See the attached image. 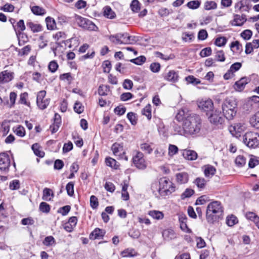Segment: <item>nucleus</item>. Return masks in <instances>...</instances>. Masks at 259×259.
<instances>
[{"label":"nucleus","mask_w":259,"mask_h":259,"mask_svg":"<svg viewBox=\"0 0 259 259\" xmlns=\"http://www.w3.org/2000/svg\"><path fill=\"white\" fill-rule=\"evenodd\" d=\"M110 92L108 85H100L98 88V94L100 96H106Z\"/></svg>","instance_id":"27"},{"label":"nucleus","mask_w":259,"mask_h":259,"mask_svg":"<svg viewBox=\"0 0 259 259\" xmlns=\"http://www.w3.org/2000/svg\"><path fill=\"white\" fill-rule=\"evenodd\" d=\"M105 233L104 230L97 228L90 234V238L92 240L102 238Z\"/></svg>","instance_id":"18"},{"label":"nucleus","mask_w":259,"mask_h":259,"mask_svg":"<svg viewBox=\"0 0 259 259\" xmlns=\"http://www.w3.org/2000/svg\"><path fill=\"white\" fill-rule=\"evenodd\" d=\"M186 137H195L198 135L202 127V120L199 115L190 114L183 122Z\"/></svg>","instance_id":"1"},{"label":"nucleus","mask_w":259,"mask_h":259,"mask_svg":"<svg viewBox=\"0 0 259 259\" xmlns=\"http://www.w3.org/2000/svg\"><path fill=\"white\" fill-rule=\"evenodd\" d=\"M32 12L35 15L42 16L46 14V10L39 6H35L31 7Z\"/></svg>","instance_id":"28"},{"label":"nucleus","mask_w":259,"mask_h":259,"mask_svg":"<svg viewBox=\"0 0 259 259\" xmlns=\"http://www.w3.org/2000/svg\"><path fill=\"white\" fill-rule=\"evenodd\" d=\"M259 163V157L251 155L249 162L248 166L250 168H253Z\"/></svg>","instance_id":"35"},{"label":"nucleus","mask_w":259,"mask_h":259,"mask_svg":"<svg viewBox=\"0 0 259 259\" xmlns=\"http://www.w3.org/2000/svg\"><path fill=\"white\" fill-rule=\"evenodd\" d=\"M13 78V73L8 70L0 72V84H4Z\"/></svg>","instance_id":"14"},{"label":"nucleus","mask_w":259,"mask_h":259,"mask_svg":"<svg viewBox=\"0 0 259 259\" xmlns=\"http://www.w3.org/2000/svg\"><path fill=\"white\" fill-rule=\"evenodd\" d=\"M187 217L185 214H180L179 215V220L180 223V227L181 229L185 231L186 228H187Z\"/></svg>","instance_id":"25"},{"label":"nucleus","mask_w":259,"mask_h":259,"mask_svg":"<svg viewBox=\"0 0 259 259\" xmlns=\"http://www.w3.org/2000/svg\"><path fill=\"white\" fill-rule=\"evenodd\" d=\"M207 182V181L205 179H195L193 183L195 184L199 189H202L205 187Z\"/></svg>","instance_id":"41"},{"label":"nucleus","mask_w":259,"mask_h":259,"mask_svg":"<svg viewBox=\"0 0 259 259\" xmlns=\"http://www.w3.org/2000/svg\"><path fill=\"white\" fill-rule=\"evenodd\" d=\"M140 148L142 151L147 152L148 154H150L153 150L150 144L146 143L141 144L140 145Z\"/></svg>","instance_id":"49"},{"label":"nucleus","mask_w":259,"mask_h":259,"mask_svg":"<svg viewBox=\"0 0 259 259\" xmlns=\"http://www.w3.org/2000/svg\"><path fill=\"white\" fill-rule=\"evenodd\" d=\"M58 67L59 66L58 63L56 61L54 60L51 61L48 65V68L49 70L53 73L56 71L58 68Z\"/></svg>","instance_id":"51"},{"label":"nucleus","mask_w":259,"mask_h":259,"mask_svg":"<svg viewBox=\"0 0 259 259\" xmlns=\"http://www.w3.org/2000/svg\"><path fill=\"white\" fill-rule=\"evenodd\" d=\"M132 160L134 164L139 169H144L147 166L146 162L144 158V154L140 151L136 152Z\"/></svg>","instance_id":"10"},{"label":"nucleus","mask_w":259,"mask_h":259,"mask_svg":"<svg viewBox=\"0 0 259 259\" xmlns=\"http://www.w3.org/2000/svg\"><path fill=\"white\" fill-rule=\"evenodd\" d=\"M197 105L200 109L206 112L212 111L213 108V103L209 99H202L198 100Z\"/></svg>","instance_id":"12"},{"label":"nucleus","mask_w":259,"mask_h":259,"mask_svg":"<svg viewBox=\"0 0 259 259\" xmlns=\"http://www.w3.org/2000/svg\"><path fill=\"white\" fill-rule=\"evenodd\" d=\"M235 164L239 167H242L246 163V159L242 155H238L235 159Z\"/></svg>","instance_id":"38"},{"label":"nucleus","mask_w":259,"mask_h":259,"mask_svg":"<svg viewBox=\"0 0 259 259\" xmlns=\"http://www.w3.org/2000/svg\"><path fill=\"white\" fill-rule=\"evenodd\" d=\"M178 152V148L174 145L170 144L168 147V155L170 156H172Z\"/></svg>","instance_id":"58"},{"label":"nucleus","mask_w":259,"mask_h":259,"mask_svg":"<svg viewBox=\"0 0 259 259\" xmlns=\"http://www.w3.org/2000/svg\"><path fill=\"white\" fill-rule=\"evenodd\" d=\"M172 12H173L172 10H171V9L169 10L165 8H162L160 9L158 11V14L161 17H166L169 14L172 13Z\"/></svg>","instance_id":"50"},{"label":"nucleus","mask_w":259,"mask_h":259,"mask_svg":"<svg viewBox=\"0 0 259 259\" xmlns=\"http://www.w3.org/2000/svg\"><path fill=\"white\" fill-rule=\"evenodd\" d=\"M109 39L111 41L116 45L132 44L134 41L133 37L130 36L127 33H120L111 35Z\"/></svg>","instance_id":"5"},{"label":"nucleus","mask_w":259,"mask_h":259,"mask_svg":"<svg viewBox=\"0 0 259 259\" xmlns=\"http://www.w3.org/2000/svg\"><path fill=\"white\" fill-rule=\"evenodd\" d=\"M105 162L107 166L113 167L115 169H117L119 165L118 162H117L114 159L111 157L106 158Z\"/></svg>","instance_id":"29"},{"label":"nucleus","mask_w":259,"mask_h":259,"mask_svg":"<svg viewBox=\"0 0 259 259\" xmlns=\"http://www.w3.org/2000/svg\"><path fill=\"white\" fill-rule=\"evenodd\" d=\"M237 223V218L235 216L231 215V216L227 217L226 223L228 226H233Z\"/></svg>","instance_id":"52"},{"label":"nucleus","mask_w":259,"mask_h":259,"mask_svg":"<svg viewBox=\"0 0 259 259\" xmlns=\"http://www.w3.org/2000/svg\"><path fill=\"white\" fill-rule=\"evenodd\" d=\"M200 2L198 0L192 1L188 2L187 6L191 9H196L200 7Z\"/></svg>","instance_id":"44"},{"label":"nucleus","mask_w":259,"mask_h":259,"mask_svg":"<svg viewBox=\"0 0 259 259\" xmlns=\"http://www.w3.org/2000/svg\"><path fill=\"white\" fill-rule=\"evenodd\" d=\"M223 209L221 203L218 201H214L210 203L206 212V218L209 223H213L218 221L222 215Z\"/></svg>","instance_id":"2"},{"label":"nucleus","mask_w":259,"mask_h":259,"mask_svg":"<svg viewBox=\"0 0 259 259\" xmlns=\"http://www.w3.org/2000/svg\"><path fill=\"white\" fill-rule=\"evenodd\" d=\"M227 42V39L225 37H219L215 39V45L218 47H222Z\"/></svg>","instance_id":"56"},{"label":"nucleus","mask_w":259,"mask_h":259,"mask_svg":"<svg viewBox=\"0 0 259 259\" xmlns=\"http://www.w3.org/2000/svg\"><path fill=\"white\" fill-rule=\"evenodd\" d=\"M208 118L210 123L215 127L219 128L223 127L225 120L219 110L212 111Z\"/></svg>","instance_id":"8"},{"label":"nucleus","mask_w":259,"mask_h":259,"mask_svg":"<svg viewBox=\"0 0 259 259\" xmlns=\"http://www.w3.org/2000/svg\"><path fill=\"white\" fill-rule=\"evenodd\" d=\"M121 254L123 257H133L137 255V253L133 248L125 249L121 252Z\"/></svg>","instance_id":"32"},{"label":"nucleus","mask_w":259,"mask_h":259,"mask_svg":"<svg viewBox=\"0 0 259 259\" xmlns=\"http://www.w3.org/2000/svg\"><path fill=\"white\" fill-rule=\"evenodd\" d=\"M175 191V187L171 181L166 179H160L159 193L162 196L167 195Z\"/></svg>","instance_id":"6"},{"label":"nucleus","mask_w":259,"mask_h":259,"mask_svg":"<svg viewBox=\"0 0 259 259\" xmlns=\"http://www.w3.org/2000/svg\"><path fill=\"white\" fill-rule=\"evenodd\" d=\"M14 133L18 136L23 137L25 135V131L24 128L21 125H19L17 128L14 130Z\"/></svg>","instance_id":"55"},{"label":"nucleus","mask_w":259,"mask_h":259,"mask_svg":"<svg viewBox=\"0 0 259 259\" xmlns=\"http://www.w3.org/2000/svg\"><path fill=\"white\" fill-rule=\"evenodd\" d=\"M247 20L246 15L242 14L241 15L238 14L234 15V19L232 22V25L234 26H242Z\"/></svg>","instance_id":"17"},{"label":"nucleus","mask_w":259,"mask_h":259,"mask_svg":"<svg viewBox=\"0 0 259 259\" xmlns=\"http://www.w3.org/2000/svg\"><path fill=\"white\" fill-rule=\"evenodd\" d=\"M71 207L70 205H65L60 207L58 212L61 213L62 215H66L70 211Z\"/></svg>","instance_id":"61"},{"label":"nucleus","mask_w":259,"mask_h":259,"mask_svg":"<svg viewBox=\"0 0 259 259\" xmlns=\"http://www.w3.org/2000/svg\"><path fill=\"white\" fill-rule=\"evenodd\" d=\"M131 8L134 12H138L140 10V3L138 0H133L131 4Z\"/></svg>","instance_id":"57"},{"label":"nucleus","mask_w":259,"mask_h":259,"mask_svg":"<svg viewBox=\"0 0 259 259\" xmlns=\"http://www.w3.org/2000/svg\"><path fill=\"white\" fill-rule=\"evenodd\" d=\"M149 215L152 217L153 219L156 220H161L163 219L164 215L163 213L160 211L158 210H151L148 213Z\"/></svg>","instance_id":"33"},{"label":"nucleus","mask_w":259,"mask_h":259,"mask_svg":"<svg viewBox=\"0 0 259 259\" xmlns=\"http://www.w3.org/2000/svg\"><path fill=\"white\" fill-rule=\"evenodd\" d=\"M128 234L134 239H138L141 235V232L138 229H133L128 232Z\"/></svg>","instance_id":"47"},{"label":"nucleus","mask_w":259,"mask_h":259,"mask_svg":"<svg viewBox=\"0 0 259 259\" xmlns=\"http://www.w3.org/2000/svg\"><path fill=\"white\" fill-rule=\"evenodd\" d=\"M90 205L93 209H96L99 205L98 199L95 195L90 197Z\"/></svg>","instance_id":"46"},{"label":"nucleus","mask_w":259,"mask_h":259,"mask_svg":"<svg viewBox=\"0 0 259 259\" xmlns=\"http://www.w3.org/2000/svg\"><path fill=\"white\" fill-rule=\"evenodd\" d=\"M187 116L188 115L186 114L185 111L184 109H181L180 110H179L178 113L176 116V118L179 121H183Z\"/></svg>","instance_id":"39"},{"label":"nucleus","mask_w":259,"mask_h":259,"mask_svg":"<svg viewBox=\"0 0 259 259\" xmlns=\"http://www.w3.org/2000/svg\"><path fill=\"white\" fill-rule=\"evenodd\" d=\"M205 177H212L216 172L215 167L211 165L207 164L202 167Z\"/></svg>","instance_id":"20"},{"label":"nucleus","mask_w":259,"mask_h":259,"mask_svg":"<svg viewBox=\"0 0 259 259\" xmlns=\"http://www.w3.org/2000/svg\"><path fill=\"white\" fill-rule=\"evenodd\" d=\"M245 126L241 123H238L229 127L230 133L236 137L240 136V134L244 131Z\"/></svg>","instance_id":"13"},{"label":"nucleus","mask_w":259,"mask_h":259,"mask_svg":"<svg viewBox=\"0 0 259 259\" xmlns=\"http://www.w3.org/2000/svg\"><path fill=\"white\" fill-rule=\"evenodd\" d=\"M186 80L190 83H192L193 84H198L200 83V80L199 79H197L194 77L192 75H189L186 77Z\"/></svg>","instance_id":"53"},{"label":"nucleus","mask_w":259,"mask_h":259,"mask_svg":"<svg viewBox=\"0 0 259 259\" xmlns=\"http://www.w3.org/2000/svg\"><path fill=\"white\" fill-rule=\"evenodd\" d=\"M133 86V81L128 79H126L123 82V88L125 90H131Z\"/></svg>","instance_id":"62"},{"label":"nucleus","mask_w":259,"mask_h":259,"mask_svg":"<svg viewBox=\"0 0 259 259\" xmlns=\"http://www.w3.org/2000/svg\"><path fill=\"white\" fill-rule=\"evenodd\" d=\"M51 193L52 196H54V194L51 189L45 188L43 191L42 199L45 200H48V197L51 195Z\"/></svg>","instance_id":"60"},{"label":"nucleus","mask_w":259,"mask_h":259,"mask_svg":"<svg viewBox=\"0 0 259 259\" xmlns=\"http://www.w3.org/2000/svg\"><path fill=\"white\" fill-rule=\"evenodd\" d=\"M39 209L40 211L44 213H48L50 211V206L47 203L41 202L39 206Z\"/></svg>","instance_id":"42"},{"label":"nucleus","mask_w":259,"mask_h":259,"mask_svg":"<svg viewBox=\"0 0 259 259\" xmlns=\"http://www.w3.org/2000/svg\"><path fill=\"white\" fill-rule=\"evenodd\" d=\"M47 28L49 30H54L56 28V25L55 20L50 17L46 18Z\"/></svg>","instance_id":"31"},{"label":"nucleus","mask_w":259,"mask_h":259,"mask_svg":"<svg viewBox=\"0 0 259 259\" xmlns=\"http://www.w3.org/2000/svg\"><path fill=\"white\" fill-rule=\"evenodd\" d=\"M237 103L233 97L227 98L222 105L224 116L228 120H232L236 114Z\"/></svg>","instance_id":"3"},{"label":"nucleus","mask_w":259,"mask_h":259,"mask_svg":"<svg viewBox=\"0 0 259 259\" xmlns=\"http://www.w3.org/2000/svg\"><path fill=\"white\" fill-rule=\"evenodd\" d=\"M103 15L107 18L113 19L115 17L116 15L114 12L112 10L110 7L106 6L103 9Z\"/></svg>","instance_id":"21"},{"label":"nucleus","mask_w":259,"mask_h":259,"mask_svg":"<svg viewBox=\"0 0 259 259\" xmlns=\"http://www.w3.org/2000/svg\"><path fill=\"white\" fill-rule=\"evenodd\" d=\"M212 50L210 47L205 48L201 50L200 55L202 57H205L211 54Z\"/></svg>","instance_id":"59"},{"label":"nucleus","mask_w":259,"mask_h":259,"mask_svg":"<svg viewBox=\"0 0 259 259\" xmlns=\"http://www.w3.org/2000/svg\"><path fill=\"white\" fill-rule=\"evenodd\" d=\"M182 155L184 158L188 160H194L197 158V153L194 150H182Z\"/></svg>","instance_id":"16"},{"label":"nucleus","mask_w":259,"mask_h":259,"mask_svg":"<svg viewBox=\"0 0 259 259\" xmlns=\"http://www.w3.org/2000/svg\"><path fill=\"white\" fill-rule=\"evenodd\" d=\"M74 185L73 182H70L66 186L67 194L70 196H72L74 195Z\"/></svg>","instance_id":"45"},{"label":"nucleus","mask_w":259,"mask_h":259,"mask_svg":"<svg viewBox=\"0 0 259 259\" xmlns=\"http://www.w3.org/2000/svg\"><path fill=\"white\" fill-rule=\"evenodd\" d=\"M32 149L36 156L39 157H43L44 156L45 153L40 150V147L38 144L35 143L33 144L32 146Z\"/></svg>","instance_id":"34"},{"label":"nucleus","mask_w":259,"mask_h":259,"mask_svg":"<svg viewBox=\"0 0 259 259\" xmlns=\"http://www.w3.org/2000/svg\"><path fill=\"white\" fill-rule=\"evenodd\" d=\"M247 83L248 79L246 77H242L235 82L234 88L236 91L240 92L244 89L245 85Z\"/></svg>","instance_id":"19"},{"label":"nucleus","mask_w":259,"mask_h":259,"mask_svg":"<svg viewBox=\"0 0 259 259\" xmlns=\"http://www.w3.org/2000/svg\"><path fill=\"white\" fill-rule=\"evenodd\" d=\"M142 114L145 115L148 119L150 120L151 118V106L149 104L147 105L142 110Z\"/></svg>","instance_id":"48"},{"label":"nucleus","mask_w":259,"mask_h":259,"mask_svg":"<svg viewBox=\"0 0 259 259\" xmlns=\"http://www.w3.org/2000/svg\"><path fill=\"white\" fill-rule=\"evenodd\" d=\"M44 245L46 246H51L53 244H55L56 241L55 238L52 236H49L45 237L43 241Z\"/></svg>","instance_id":"40"},{"label":"nucleus","mask_w":259,"mask_h":259,"mask_svg":"<svg viewBox=\"0 0 259 259\" xmlns=\"http://www.w3.org/2000/svg\"><path fill=\"white\" fill-rule=\"evenodd\" d=\"M244 143L250 148H255L259 145V135L255 132H247L243 137Z\"/></svg>","instance_id":"4"},{"label":"nucleus","mask_w":259,"mask_h":259,"mask_svg":"<svg viewBox=\"0 0 259 259\" xmlns=\"http://www.w3.org/2000/svg\"><path fill=\"white\" fill-rule=\"evenodd\" d=\"M252 31L249 29L244 30L241 33V37L245 40H248L252 35Z\"/></svg>","instance_id":"63"},{"label":"nucleus","mask_w":259,"mask_h":259,"mask_svg":"<svg viewBox=\"0 0 259 259\" xmlns=\"http://www.w3.org/2000/svg\"><path fill=\"white\" fill-rule=\"evenodd\" d=\"M27 26L33 32H38L42 30V26L40 24L34 23L32 22H27Z\"/></svg>","instance_id":"24"},{"label":"nucleus","mask_w":259,"mask_h":259,"mask_svg":"<svg viewBox=\"0 0 259 259\" xmlns=\"http://www.w3.org/2000/svg\"><path fill=\"white\" fill-rule=\"evenodd\" d=\"M217 8V4L214 1H207L204 4V9L205 10H215Z\"/></svg>","instance_id":"30"},{"label":"nucleus","mask_w":259,"mask_h":259,"mask_svg":"<svg viewBox=\"0 0 259 259\" xmlns=\"http://www.w3.org/2000/svg\"><path fill=\"white\" fill-rule=\"evenodd\" d=\"M249 122L252 126L259 128V111L251 117Z\"/></svg>","instance_id":"23"},{"label":"nucleus","mask_w":259,"mask_h":259,"mask_svg":"<svg viewBox=\"0 0 259 259\" xmlns=\"http://www.w3.org/2000/svg\"><path fill=\"white\" fill-rule=\"evenodd\" d=\"M36 103L39 108H40L41 110H44L46 109L49 105L50 103V99H45L42 101H37L36 102Z\"/></svg>","instance_id":"43"},{"label":"nucleus","mask_w":259,"mask_h":259,"mask_svg":"<svg viewBox=\"0 0 259 259\" xmlns=\"http://www.w3.org/2000/svg\"><path fill=\"white\" fill-rule=\"evenodd\" d=\"M59 78L61 80L67 81L68 83H70L73 79L70 73H65L61 74Z\"/></svg>","instance_id":"36"},{"label":"nucleus","mask_w":259,"mask_h":259,"mask_svg":"<svg viewBox=\"0 0 259 259\" xmlns=\"http://www.w3.org/2000/svg\"><path fill=\"white\" fill-rule=\"evenodd\" d=\"M14 29L17 35L20 34L25 29L24 21L23 20H19L16 25H14Z\"/></svg>","instance_id":"22"},{"label":"nucleus","mask_w":259,"mask_h":259,"mask_svg":"<svg viewBox=\"0 0 259 259\" xmlns=\"http://www.w3.org/2000/svg\"><path fill=\"white\" fill-rule=\"evenodd\" d=\"M179 74L177 71L175 70H170L164 76V79L171 82H176L179 80Z\"/></svg>","instance_id":"15"},{"label":"nucleus","mask_w":259,"mask_h":259,"mask_svg":"<svg viewBox=\"0 0 259 259\" xmlns=\"http://www.w3.org/2000/svg\"><path fill=\"white\" fill-rule=\"evenodd\" d=\"M111 149L114 155L118 157L119 159L128 160V157L125 155V151L122 144L115 143L112 146Z\"/></svg>","instance_id":"9"},{"label":"nucleus","mask_w":259,"mask_h":259,"mask_svg":"<svg viewBox=\"0 0 259 259\" xmlns=\"http://www.w3.org/2000/svg\"><path fill=\"white\" fill-rule=\"evenodd\" d=\"M75 22L78 26L84 29L90 31H96L98 29L97 26L88 19L82 17L79 15L75 16Z\"/></svg>","instance_id":"7"},{"label":"nucleus","mask_w":259,"mask_h":259,"mask_svg":"<svg viewBox=\"0 0 259 259\" xmlns=\"http://www.w3.org/2000/svg\"><path fill=\"white\" fill-rule=\"evenodd\" d=\"M28 96V94L26 92L21 94L18 103L21 104H24L28 107H30V103L27 101Z\"/></svg>","instance_id":"26"},{"label":"nucleus","mask_w":259,"mask_h":259,"mask_svg":"<svg viewBox=\"0 0 259 259\" xmlns=\"http://www.w3.org/2000/svg\"><path fill=\"white\" fill-rule=\"evenodd\" d=\"M194 194V191L190 188H187L185 191L181 194V198L182 200H184L186 198H190Z\"/></svg>","instance_id":"37"},{"label":"nucleus","mask_w":259,"mask_h":259,"mask_svg":"<svg viewBox=\"0 0 259 259\" xmlns=\"http://www.w3.org/2000/svg\"><path fill=\"white\" fill-rule=\"evenodd\" d=\"M215 58L217 60L220 62H224L225 60V54L223 51L221 50L217 52Z\"/></svg>","instance_id":"64"},{"label":"nucleus","mask_w":259,"mask_h":259,"mask_svg":"<svg viewBox=\"0 0 259 259\" xmlns=\"http://www.w3.org/2000/svg\"><path fill=\"white\" fill-rule=\"evenodd\" d=\"M11 164V158L10 156L6 153L0 154V170L4 172L9 170Z\"/></svg>","instance_id":"11"},{"label":"nucleus","mask_w":259,"mask_h":259,"mask_svg":"<svg viewBox=\"0 0 259 259\" xmlns=\"http://www.w3.org/2000/svg\"><path fill=\"white\" fill-rule=\"evenodd\" d=\"M146 61V58L144 56H141L135 59L131 60V62L137 65H142Z\"/></svg>","instance_id":"54"}]
</instances>
